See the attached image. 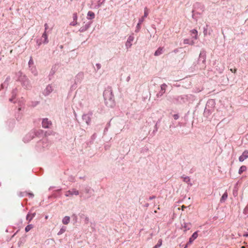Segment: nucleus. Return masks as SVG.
Masks as SVG:
<instances>
[{"instance_id":"f257e3e1","label":"nucleus","mask_w":248,"mask_h":248,"mask_svg":"<svg viewBox=\"0 0 248 248\" xmlns=\"http://www.w3.org/2000/svg\"><path fill=\"white\" fill-rule=\"evenodd\" d=\"M79 191L75 189H71L66 192L65 196L66 197H72L73 195H78Z\"/></svg>"},{"instance_id":"f03ea898","label":"nucleus","mask_w":248,"mask_h":248,"mask_svg":"<svg viewBox=\"0 0 248 248\" xmlns=\"http://www.w3.org/2000/svg\"><path fill=\"white\" fill-rule=\"evenodd\" d=\"M198 236V234H197V232H195L192 234L191 237H190L189 239V242H187V245H186V247L185 248H186L188 247V246L191 245L192 243V242L197 239V237Z\"/></svg>"},{"instance_id":"7ed1b4c3","label":"nucleus","mask_w":248,"mask_h":248,"mask_svg":"<svg viewBox=\"0 0 248 248\" xmlns=\"http://www.w3.org/2000/svg\"><path fill=\"white\" fill-rule=\"evenodd\" d=\"M248 158V151L247 150L243 152L242 155L239 157V161L243 162L245 159Z\"/></svg>"},{"instance_id":"20e7f679","label":"nucleus","mask_w":248,"mask_h":248,"mask_svg":"<svg viewBox=\"0 0 248 248\" xmlns=\"http://www.w3.org/2000/svg\"><path fill=\"white\" fill-rule=\"evenodd\" d=\"M190 223L184 222L181 225V229L183 230L184 232H186L190 230Z\"/></svg>"},{"instance_id":"39448f33","label":"nucleus","mask_w":248,"mask_h":248,"mask_svg":"<svg viewBox=\"0 0 248 248\" xmlns=\"http://www.w3.org/2000/svg\"><path fill=\"white\" fill-rule=\"evenodd\" d=\"M134 40L133 36H129L128 37L127 41L126 42V46L128 48H130L132 46V42Z\"/></svg>"},{"instance_id":"423d86ee","label":"nucleus","mask_w":248,"mask_h":248,"mask_svg":"<svg viewBox=\"0 0 248 248\" xmlns=\"http://www.w3.org/2000/svg\"><path fill=\"white\" fill-rule=\"evenodd\" d=\"M163 50V47H159L156 50L155 52V56H158L161 55L162 53V51Z\"/></svg>"},{"instance_id":"0eeeda50","label":"nucleus","mask_w":248,"mask_h":248,"mask_svg":"<svg viewBox=\"0 0 248 248\" xmlns=\"http://www.w3.org/2000/svg\"><path fill=\"white\" fill-rule=\"evenodd\" d=\"M70 220V218H69V217L65 216L62 219V223L64 225H67L69 223Z\"/></svg>"},{"instance_id":"6e6552de","label":"nucleus","mask_w":248,"mask_h":248,"mask_svg":"<svg viewBox=\"0 0 248 248\" xmlns=\"http://www.w3.org/2000/svg\"><path fill=\"white\" fill-rule=\"evenodd\" d=\"M87 16L90 17L89 19H93L94 18L95 15L93 12L89 11L88 12Z\"/></svg>"},{"instance_id":"1a4fd4ad","label":"nucleus","mask_w":248,"mask_h":248,"mask_svg":"<svg viewBox=\"0 0 248 248\" xmlns=\"http://www.w3.org/2000/svg\"><path fill=\"white\" fill-rule=\"evenodd\" d=\"M246 166H242L240 167V168L239 169V174H241L243 172L245 171L246 170Z\"/></svg>"},{"instance_id":"9d476101","label":"nucleus","mask_w":248,"mask_h":248,"mask_svg":"<svg viewBox=\"0 0 248 248\" xmlns=\"http://www.w3.org/2000/svg\"><path fill=\"white\" fill-rule=\"evenodd\" d=\"M191 32L192 34H194V36H193V38L194 39H197V31L195 29H193L191 31Z\"/></svg>"},{"instance_id":"9b49d317","label":"nucleus","mask_w":248,"mask_h":248,"mask_svg":"<svg viewBox=\"0 0 248 248\" xmlns=\"http://www.w3.org/2000/svg\"><path fill=\"white\" fill-rule=\"evenodd\" d=\"M227 198V192L224 193V194H223L222 196H221V202H224L225 201Z\"/></svg>"},{"instance_id":"f8f14e48","label":"nucleus","mask_w":248,"mask_h":248,"mask_svg":"<svg viewBox=\"0 0 248 248\" xmlns=\"http://www.w3.org/2000/svg\"><path fill=\"white\" fill-rule=\"evenodd\" d=\"M162 245V239H159V241H158L157 244H156V245L153 247V248H158L160 247H161Z\"/></svg>"},{"instance_id":"ddd939ff","label":"nucleus","mask_w":248,"mask_h":248,"mask_svg":"<svg viewBox=\"0 0 248 248\" xmlns=\"http://www.w3.org/2000/svg\"><path fill=\"white\" fill-rule=\"evenodd\" d=\"M34 215L32 214H28L27 216H26V219H27L29 222L33 218Z\"/></svg>"},{"instance_id":"4468645a","label":"nucleus","mask_w":248,"mask_h":248,"mask_svg":"<svg viewBox=\"0 0 248 248\" xmlns=\"http://www.w3.org/2000/svg\"><path fill=\"white\" fill-rule=\"evenodd\" d=\"M32 228H33V226L31 224L28 225L26 227L25 231L26 232H28L30 231Z\"/></svg>"},{"instance_id":"2eb2a0df","label":"nucleus","mask_w":248,"mask_h":248,"mask_svg":"<svg viewBox=\"0 0 248 248\" xmlns=\"http://www.w3.org/2000/svg\"><path fill=\"white\" fill-rule=\"evenodd\" d=\"M65 231V227H63L61 228V230H60L59 232L58 233V235H62L64 233Z\"/></svg>"},{"instance_id":"dca6fc26","label":"nucleus","mask_w":248,"mask_h":248,"mask_svg":"<svg viewBox=\"0 0 248 248\" xmlns=\"http://www.w3.org/2000/svg\"><path fill=\"white\" fill-rule=\"evenodd\" d=\"M183 179H184V182L186 183H189L190 182V178L189 177L186 176L185 177H183Z\"/></svg>"},{"instance_id":"f3484780","label":"nucleus","mask_w":248,"mask_h":248,"mask_svg":"<svg viewBox=\"0 0 248 248\" xmlns=\"http://www.w3.org/2000/svg\"><path fill=\"white\" fill-rule=\"evenodd\" d=\"M148 15V11L147 8H144V16L143 17H147Z\"/></svg>"},{"instance_id":"a211bd4d","label":"nucleus","mask_w":248,"mask_h":248,"mask_svg":"<svg viewBox=\"0 0 248 248\" xmlns=\"http://www.w3.org/2000/svg\"><path fill=\"white\" fill-rule=\"evenodd\" d=\"M145 17L144 16H142L141 18H140V20H139V23H138V26L140 25V24H142V23L143 22V21H144V18Z\"/></svg>"},{"instance_id":"6ab92c4d","label":"nucleus","mask_w":248,"mask_h":248,"mask_svg":"<svg viewBox=\"0 0 248 248\" xmlns=\"http://www.w3.org/2000/svg\"><path fill=\"white\" fill-rule=\"evenodd\" d=\"M77 14L76 13L73 14V19L74 21H76L77 20Z\"/></svg>"},{"instance_id":"aec40b11","label":"nucleus","mask_w":248,"mask_h":248,"mask_svg":"<svg viewBox=\"0 0 248 248\" xmlns=\"http://www.w3.org/2000/svg\"><path fill=\"white\" fill-rule=\"evenodd\" d=\"M42 126H43L44 127L46 128V122L45 120H43V121H42Z\"/></svg>"},{"instance_id":"412c9836","label":"nucleus","mask_w":248,"mask_h":248,"mask_svg":"<svg viewBox=\"0 0 248 248\" xmlns=\"http://www.w3.org/2000/svg\"><path fill=\"white\" fill-rule=\"evenodd\" d=\"M173 118L175 120H177V119L179 118V115L177 114H174L173 115Z\"/></svg>"},{"instance_id":"4be33fe9","label":"nucleus","mask_w":248,"mask_h":248,"mask_svg":"<svg viewBox=\"0 0 248 248\" xmlns=\"http://www.w3.org/2000/svg\"><path fill=\"white\" fill-rule=\"evenodd\" d=\"M77 24V22L76 21H74L73 22H72V23H71V24H70V25H72V26H75Z\"/></svg>"},{"instance_id":"5701e85b","label":"nucleus","mask_w":248,"mask_h":248,"mask_svg":"<svg viewBox=\"0 0 248 248\" xmlns=\"http://www.w3.org/2000/svg\"><path fill=\"white\" fill-rule=\"evenodd\" d=\"M230 71H232V72L235 73L236 71H237V70L236 69H234V70H233L232 69H230Z\"/></svg>"},{"instance_id":"b1692460","label":"nucleus","mask_w":248,"mask_h":248,"mask_svg":"<svg viewBox=\"0 0 248 248\" xmlns=\"http://www.w3.org/2000/svg\"><path fill=\"white\" fill-rule=\"evenodd\" d=\"M33 63V61H32L31 59H30V61H29V64H31V63Z\"/></svg>"},{"instance_id":"393cba45","label":"nucleus","mask_w":248,"mask_h":248,"mask_svg":"<svg viewBox=\"0 0 248 248\" xmlns=\"http://www.w3.org/2000/svg\"><path fill=\"white\" fill-rule=\"evenodd\" d=\"M186 207L184 206V205H182V206H181V208H182V210H184L185 208H186Z\"/></svg>"},{"instance_id":"a878e982","label":"nucleus","mask_w":248,"mask_h":248,"mask_svg":"<svg viewBox=\"0 0 248 248\" xmlns=\"http://www.w3.org/2000/svg\"><path fill=\"white\" fill-rule=\"evenodd\" d=\"M137 27L138 28H140V26L137 25Z\"/></svg>"},{"instance_id":"bb28decb","label":"nucleus","mask_w":248,"mask_h":248,"mask_svg":"<svg viewBox=\"0 0 248 248\" xmlns=\"http://www.w3.org/2000/svg\"><path fill=\"white\" fill-rule=\"evenodd\" d=\"M43 35H44V36H45V37L46 38V37H45L46 36L45 33H44Z\"/></svg>"},{"instance_id":"cd10ccee","label":"nucleus","mask_w":248,"mask_h":248,"mask_svg":"<svg viewBox=\"0 0 248 248\" xmlns=\"http://www.w3.org/2000/svg\"><path fill=\"white\" fill-rule=\"evenodd\" d=\"M241 248H246L244 246H242Z\"/></svg>"},{"instance_id":"c85d7f7f","label":"nucleus","mask_w":248,"mask_h":248,"mask_svg":"<svg viewBox=\"0 0 248 248\" xmlns=\"http://www.w3.org/2000/svg\"><path fill=\"white\" fill-rule=\"evenodd\" d=\"M29 195H31V196H32V195H33V194H29Z\"/></svg>"},{"instance_id":"c756f323","label":"nucleus","mask_w":248,"mask_h":248,"mask_svg":"<svg viewBox=\"0 0 248 248\" xmlns=\"http://www.w3.org/2000/svg\"><path fill=\"white\" fill-rule=\"evenodd\" d=\"M29 195H31V196H32V195H33V194H29Z\"/></svg>"}]
</instances>
